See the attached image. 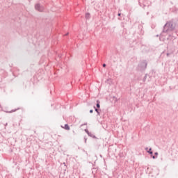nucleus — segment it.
Listing matches in <instances>:
<instances>
[{
    "label": "nucleus",
    "instance_id": "4468645a",
    "mask_svg": "<svg viewBox=\"0 0 178 178\" xmlns=\"http://www.w3.org/2000/svg\"><path fill=\"white\" fill-rule=\"evenodd\" d=\"M83 126H87V122H86V123H84V124H82L81 125V127H83Z\"/></svg>",
    "mask_w": 178,
    "mask_h": 178
},
{
    "label": "nucleus",
    "instance_id": "2eb2a0df",
    "mask_svg": "<svg viewBox=\"0 0 178 178\" xmlns=\"http://www.w3.org/2000/svg\"><path fill=\"white\" fill-rule=\"evenodd\" d=\"M102 66H103V67H106V64L104 63V64L102 65Z\"/></svg>",
    "mask_w": 178,
    "mask_h": 178
},
{
    "label": "nucleus",
    "instance_id": "ddd939ff",
    "mask_svg": "<svg viewBox=\"0 0 178 178\" xmlns=\"http://www.w3.org/2000/svg\"><path fill=\"white\" fill-rule=\"evenodd\" d=\"M86 133L88 135L90 132L88 131V129H85Z\"/></svg>",
    "mask_w": 178,
    "mask_h": 178
},
{
    "label": "nucleus",
    "instance_id": "f03ea898",
    "mask_svg": "<svg viewBox=\"0 0 178 178\" xmlns=\"http://www.w3.org/2000/svg\"><path fill=\"white\" fill-rule=\"evenodd\" d=\"M165 24H168V29L164 30V33L173 31V30H175V26H173V22H168Z\"/></svg>",
    "mask_w": 178,
    "mask_h": 178
},
{
    "label": "nucleus",
    "instance_id": "9b49d317",
    "mask_svg": "<svg viewBox=\"0 0 178 178\" xmlns=\"http://www.w3.org/2000/svg\"><path fill=\"white\" fill-rule=\"evenodd\" d=\"M85 17H86V19H90V17H91V15H90V13H87L86 14Z\"/></svg>",
    "mask_w": 178,
    "mask_h": 178
},
{
    "label": "nucleus",
    "instance_id": "f3484780",
    "mask_svg": "<svg viewBox=\"0 0 178 178\" xmlns=\"http://www.w3.org/2000/svg\"><path fill=\"white\" fill-rule=\"evenodd\" d=\"M92 112H94V111L92 109L90 110V113H92Z\"/></svg>",
    "mask_w": 178,
    "mask_h": 178
},
{
    "label": "nucleus",
    "instance_id": "412c9836",
    "mask_svg": "<svg viewBox=\"0 0 178 178\" xmlns=\"http://www.w3.org/2000/svg\"><path fill=\"white\" fill-rule=\"evenodd\" d=\"M169 55H170V53H167V56H169Z\"/></svg>",
    "mask_w": 178,
    "mask_h": 178
},
{
    "label": "nucleus",
    "instance_id": "f257e3e1",
    "mask_svg": "<svg viewBox=\"0 0 178 178\" xmlns=\"http://www.w3.org/2000/svg\"><path fill=\"white\" fill-rule=\"evenodd\" d=\"M147 65L148 63H147L146 60H144L138 65V70L143 72L144 70H145V69H147Z\"/></svg>",
    "mask_w": 178,
    "mask_h": 178
},
{
    "label": "nucleus",
    "instance_id": "1a4fd4ad",
    "mask_svg": "<svg viewBox=\"0 0 178 178\" xmlns=\"http://www.w3.org/2000/svg\"><path fill=\"white\" fill-rule=\"evenodd\" d=\"M147 152H148V154H149L150 155H152L154 154V152H152V148H149V150L147 151Z\"/></svg>",
    "mask_w": 178,
    "mask_h": 178
},
{
    "label": "nucleus",
    "instance_id": "20e7f679",
    "mask_svg": "<svg viewBox=\"0 0 178 178\" xmlns=\"http://www.w3.org/2000/svg\"><path fill=\"white\" fill-rule=\"evenodd\" d=\"M96 102H97L96 106H97V109H99V108H101V105L99 104H100L99 100H97Z\"/></svg>",
    "mask_w": 178,
    "mask_h": 178
},
{
    "label": "nucleus",
    "instance_id": "9d476101",
    "mask_svg": "<svg viewBox=\"0 0 178 178\" xmlns=\"http://www.w3.org/2000/svg\"><path fill=\"white\" fill-rule=\"evenodd\" d=\"M147 77H148V74H145V76H144V78H143V81L145 83V81H147Z\"/></svg>",
    "mask_w": 178,
    "mask_h": 178
},
{
    "label": "nucleus",
    "instance_id": "6e6552de",
    "mask_svg": "<svg viewBox=\"0 0 178 178\" xmlns=\"http://www.w3.org/2000/svg\"><path fill=\"white\" fill-rule=\"evenodd\" d=\"M165 30H168V24H165L163 26V33H165Z\"/></svg>",
    "mask_w": 178,
    "mask_h": 178
},
{
    "label": "nucleus",
    "instance_id": "423d86ee",
    "mask_svg": "<svg viewBox=\"0 0 178 178\" xmlns=\"http://www.w3.org/2000/svg\"><path fill=\"white\" fill-rule=\"evenodd\" d=\"M89 137H91L92 138H97V136H95L94 134H92V133H90L88 135Z\"/></svg>",
    "mask_w": 178,
    "mask_h": 178
},
{
    "label": "nucleus",
    "instance_id": "7ed1b4c3",
    "mask_svg": "<svg viewBox=\"0 0 178 178\" xmlns=\"http://www.w3.org/2000/svg\"><path fill=\"white\" fill-rule=\"evenodd\" d=\"M35 9L38 12H44L45 8L40 3H37L36 5H35Z\"/></svg>",
    "mask_w": 178,
    "mask_h": 178
},
{
    "label": "nucleus",
    "instance_id": "aec40b11",
    "mask_svg": "<svg viewBox=\"0 0 178 178\" xmlns=\"http://www.w3.org/2000/svg\"><path fill=\"white\" fill-rule=\"evenodd\" d=\"M85 143H87V138H84Z\"/></svg>",
    "mask_w": 178,
    "mask_h": 178
},
{
    "label": "nucleus",
    "instance_id": "0eeeda50",
    "mask_svg": "<svg viewBox=\"0 0 178 178\" xmlns=\"http://www.w3.org/2000/svg\"><path fill=\"white\" fill-rule=\"evenodd\" d=\"M64 129H65V130H70V127H69V124H65V127H64Z\"/></svg>",
    "mask_w": 178,
    "mask_h": 178
},
{
    "label": "nucleus",
    "instance_id": "dca6fc26",
    "mask_svg": "<svg viewBox=\"0 0 178 178\" xmlns=\"http://www.w3.org/2000/svg\"><path fill=\"white\" fill-rule=\"evenodd\" d=\"M152 159H156V156H152Z\"/></svg>",
    "mask_w": 178,
    "mask_h": 178
},
{
    "label": "nucleus",
    "instance_id": "a211bd4d",
    "mask_svg": "<svg viewBox=\"0 0 178 178\" xmlns=\"http://www.w3.org/2000/svg\"><path fill=\"white\" fill-rule=\"evenodd\" d=\"M118 16H122V13H119L118 14Z\"/></svg>",
    "mask_w": 178,
    "mask_h": 178
},
{
    "label": "nucleus",
    "instance_id": "6ab92c4d",
    "mask_svg": "<svg viewBox=\"0 0 178 178\" xmlns=\"http://www.w3.org/2000/svg\"><path fill=\"white\" fill-rule=\"evenodd\" d=\"M154 155H156V156H158V152H155Z\"/></svg>",
    "mask_w": 178,
    "mask_h": 178
},
{
    "label": "nucleus",
    "instance_id": "39448f33",
    "mask_svg": "<svg viewBox=\"0 0 178 178\" xmlns=\"http://www.w3.org/2000/svg\"><path fill=\"white\" fill-rule=\"evenodd\" d=\"M94 108L95 110V112H97L98 116H101V113H99V110L97 108H96L95 106H94Z\"/></svg>",
    "mask_w": 178,
    "mask_h": 178
},
{
    "label": "nucleus",
    "instance_id": "f8f14e48",
    "mask_svg": "<svg viewBox=\"0 0 178 178\" xmlns=\"http://www.w3.org/2000/svg\"><path fill=\"white\" fill-rule=\"evenodd\" d=\"M19 108L17 109H15V110H11L10 111H8V113H13V112H16L17 111H18Z\"/></svg>",
    "mask_w": 178,
    "mask_h": 178
},
{
    "label": "nucleus",
    "instance_id": "4be33fe9",
    "mask_svg": "<svg viewBox=\"0 0 178 178\" xmlns=\"http://www.w3.org/2000/svg\"><path fill=\"white\" fill-rule=\"evenodd\" d=\"M145 149V151H148V147H146Z\"/></svg>",
    "mask_w": 178,
    "mask_h": 178
}]
</instances>
